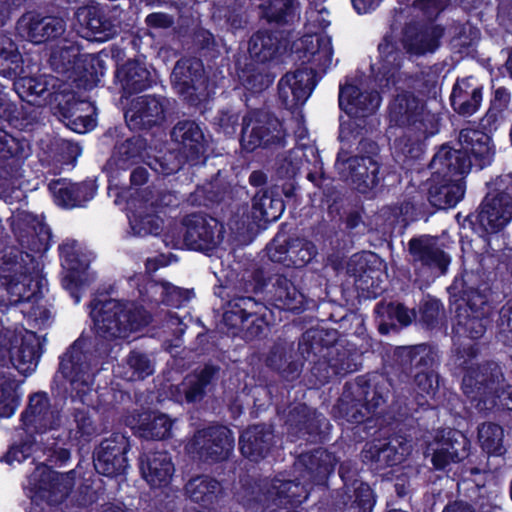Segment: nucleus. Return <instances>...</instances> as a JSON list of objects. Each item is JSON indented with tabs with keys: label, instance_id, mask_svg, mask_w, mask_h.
Here are the masks:
<instances>
[{
	"label": "nucleus",
	"instance_id": "obj_38",
	"mask_svg": "<svg viewBox=\"0 0 512 512\" xmlns=\"http://www.w3.org/2000/svg\"><path fill=\"white\" fill-rule=\"evenodd\" d=\"M472 161L465 151L443 145L430 162L431 169L436 175H444L449 178L464 180L469 173Z\"/></svg>",
	"mask_w": 512,
	"mask_h": 512
},
{
	"label": "nucleus",
	"instance_id": "obj_11",
	"mask_svg": "<svg viewBox=\"0 0 512 512\" xmlns=\"http://www.w3.org/2000/svg\"><path fill=\"white\" fill-rule=\"evenodd\" d=\"M86 345L85 339H77L61 357L58 369L69 382L71 390L79 396L86 394L94 381L90 355L85 351Z\"/></svg>",
	"mask_w": 512,
	"mask_h": 512
},
{
	"label": "nucleus",
	"instance_id": "obj_8",
	"mask_svg": "<svg viewBox=\"0 0 512 512\" xmlns=\"http://www.w3.org/2000/svg\"><path fill=\"white\" fill-rule=\"evenodd\" d=\"M233 448V433L220 425L197 430L187 445L188 451L204 463H217L228 459Z\"/></svg>",
	"mask_w": 512,
	"mask_h": 512
},
{
	"label": "nucleus",
	"instance_id": "obj_14",
	"mask_svg": "<svg viewBox=\"0 0 512 512\" xmlns=\"http://www.w3.org/2000/svg\"><path fill=\"white\" fill-rule=\"evenodd\" d=\"M182 223L185 227L183 241L189 249L210 251L223 239V225L211 216L193 213L187 215Z\"/></svg>",
	"mask_w": 512,
	"mask_h": 512
},
{
	"label": "nucleus",
	"instance_id": "obj_25",
	"mask_svg": "<svg viewBox=\"0 0 512 512\" xmlns=\"http://www.w3.org/2000/svg\"><path fill=\"white\" fill-rule=\"evenodd\" d=\"M339 474L344 481V488L335 502L334 512H372L375 505V497L370 486L360 480L348 481V465L341 464Z\"/></svg>",
	"mask_w": 512,
	"mask_h": 512
},
{
	"label": "nucleus",
	"instance_id": "obj_40",
	"mask_svg": "<svg viewBox=\"0 0 512 512\" xmlns=\"http://www.w3.org/2000/svg\"><path fill=\"white\" fill-rule=\"evenodd\" d=\"M465 184L461 179L449 178L433 173L428 190L430 203L438 209L455 206L464 196Z\"/></svg>",
	"mask_w": 512,
	"mask_h": 512
},
{
	"label": "nucleus",
	"instance_id": "obj_31",
	"mask_svg": "<svg viewBox=\"0 0 512 512\" xmlns=\"http://www.w3.org/2000/svg\"><path fill=\"white\" fill-rule=\"evenodd\" d=\"M288 41L281 32L258 30L248 40L250 59L258 64L278 60L287 50Z\"/></svg>",
	"mask_w": 512,
	"mask_h": 512
},
{
	"label": "nucleus",
	"instance_id": "obj_27",
	"mask_svg": "<svg viewBox=\"0 0 512 512\" xmlns=\"http://www.w3.org/2000/svg\"><path fill=\"white\" fill-rule=\"evenodd\" d=\"M411 451V444L403 437H392L365 445L362 451L364 461L370 462L376 469L400 464Z\"/></svg>",
	"mask_w": 512,
	"mask_h": 512
},
{
	"label": "nucleus",
	"instance_id": "obj_63",
	"mask_svg": "<svg viewBox=\"0 0 512 512\" xmlns=\"http://www.w3.org/2000/svg\"><path fill=\"white\" fill-rule=\"evenodd\" d=\"M37 288L38 282H34L28 275H21L19 278L9 277L5 293L7 301L12 305L28 301L35 294Z\"/></svg>",
	"mask_w": 512,
	"mask_h": 512
},
{
	"label": "nucleus",
	"instance_id": "obj_36",
	"mask_svg": "<svg viewBox=\"0 0 512 512\" xmlns=\"http://www.w3.org/2000/svg\"><path fill=\"white\" fill-rule=\"evenodd\" d=\"M298 58L311 63L314 70L325 72L332 64L333 48L328 36L304 35L295 44Z\"/></svg>",
	"mask_w": 512,
	"mask_h": 512
},
{
	"label": "nucleus",
	"instance_id": "obj_23",
	"mask_svg": "<svg viewBox=\"0 0 512 512\" xmlns=\"http://www.w3.org/2000/svg\"><path fill=\"white\" fill-rule=\"evenodd\" d=\"M3 344L10 361L20 373L34 370L41 355V341L33 332L16 334L7 331Z\"/></svg>",
	"mask_w": 512,
	"mask_h": 512
},
{
	"label": "nucleus",
	"instance_id": "obj_22",
	"mask_svg": "<svg viewBox=\"0 0 512 512\" xmlns=\"http://www.w3.org/2000/svg\"><path fill=\"white\" fill-rule=\"evenodd\" d=\"M315 76L313 67H304L287 72L280 79L278 95L286 109H294L306 102L316 85Z\"/></svg>",
	"mask_w": 512,
	"mask_h": 512
},
{
	"label": "nucleus",
	"instance_id": "obj_42",
	"mask_svg": "<svg viewBox=\"0 0 512 512\" xmlns=\"http://www.w3.org/2000/svg\"><path fill=\"white\" fill-rule=\"evenodd\" d=\"M116 78L125 97L142 92L151 84L149 70L138 60H128L120 66L116 71Z\"/></svg>",
	"mask_w": 512,
	"mask_h": 512
},
{
	"label": "nucleus",
	"instance_id": "obj_16",
	"mask_svg": "<svg viewBox=\"0 0 512 512\" xmlns=\"http://www.w3.org/2000/svg\"><path fill=\"white\" fill-rule=\"evenodd\" d=\"M469 299V304H461L456 308L453 332L458 337L470 339L481 338L490 323L487 296H476Z\"/></svg>",
	"mask_w": 512,
	"mask_h": 512
},
{
	"label": "nucleus",
	"instance_id": "obj_59",
	"mask_svg": "<svg viewBox=\"0 0 512 512\" xmlns=\"http://www.w3.org/2000/svg\"><path fill=\"white\" fill-rule=\"evenodd\" d=\"M49 102L53 105L54 114L62 121L71 118L76 112H82L87 103L76 99L75 93L70 90L55 91L49 94Z\"/></svg>",
	"mask_w": 512,
	"mask_h": 512
},
{
	"label": "nucleus",
	"instance_id": "obj_51",
	"mask_svg": "<svg viewBox=\"0 0 512 512\" xmlns=\"http://www.w3.org/2000/svg\"><path fill=\"white\" fill-rule=\"evenodd\" d=\"M138 419L133 416L130 424L137 428L140 437L145 439H164L170 433L171 422L164 414L144 412L137 414Z\"/></svg>",
	"mask_w": 512,
	"mask_h": 512
},
{
	"label": "nucleus",
	"instance_id": "obj_19",
	"mask_svg": "<svg viewBox=\"0 0 512 512\" xmlns=\"http://www.w3.org/2000/svg\"><path fill=\"white\" fill-rule=\"evenodd\" d=\"M168 107L169 100L166 97L138 96L131 101L125 118L134 129H151L165 122Z\"/></svg>",
	"mask_w": 512,
	"mask_h": 512
},
{
	"label": "nucleus",
	"instance_id": "obj_55",
	"mask_svg": "<svg viewBox=\"0 0 512 512\" xmlns=\"http://www.w3.org/2000/svg\"><path fill=\"white\" fill-rule=\"evenodd\" d=\"M305 154L301 148H294L277 154L273 172L278 180H294L303 165Z\"/></svg>",
	"mask_w": 512,
	"mask_h": 512
},
{
	"label": "nucleus",
	"instance_id": "obj_6",
	"mask_svg": "<svg viewBox=\"0 0 512 512\" xmlns=\"http://www.w3.org/2000/svg\"><path fill=\"white\" fill-rule=\"evenodd\" d=\"M240 143L247 152L283 147L285 131L280 120L269 111L251 109L242 118Z\"/></svg>",
	"mask_w": 512,
	"mask_h": 512
},
{
	"label": "nucleus",
	"instance_id": "obj_2",
	"mask_svg": "<svg viewBox=\"0 0 512 512\" xmlns=\"http://www.w3.org/2000/svg\"><path fill=\"white\" fill-rule=\"evenodd\" d=\"M266 284L262 271L256 270L228 288L222 320L234 335L242 333V337L250 341L266 333L271 312L253 296L262 292Z\"/></svg>",
	"mask_w": 512,
	"mask_h": 512
},
{
	"label": "nucleus",
	"instance_id": "obj_53",
	"mask_svg": "<svg viewBox=\"0 0 512 512\" xmlns=\"http://www.w3.org/2000/svg\"><path fill=\"white\" fill-rule=\"evenodd\" d=\"M145 147L146 143L140 136H133L116 144L109 160L110 167L114 166L116 169L120 170L130 168L141 158Z\"/></svg>",
	"mask_w": 512,
	"mask_h": 512
},
{
	"label": "nucleus",
	"instance_id": "obj_41",
	"mask_svg": "<svg viewBox=\"0 0 512 512\" xmlns=\"http://www.w3.org/2000/svg\"><path fill=\"white\" fill-rule=\"evenodd\" d=\"M260 16L268 24L291 26L300 19L298 0H258Z\"/></svg>",
	"mask_w": 512,
	"mask_h": 512
},
{
	"label": "nucleus",
	"instance_id": "obj_1",
	"mask_svg": "<svg viewBox=\"0 0 512 512\" xmlns=\"http://www.w3.org/2000/svg\"><path fill=\"white\" fill-rule=\"evenodd\" d=\"M335 464V456L322 447L301 453L293 465L299 474L295 479H285L280 475L273 479H257L244 475L236 492L237 500L254 511L301 504L308 497V486L323 483Z\"/></svg>",
	"mask_w": 512,
	"mask_h": 512
},
{
	"label": "nucleus",
	"instance_id": "obj_24",
	"mask_svg": "<svg viewBox=\"0 0 512 512\" xmlns=\"http://www.w3.org/2000/svg\"><path fill=\"white\" fill-rule=\"evenodd\" d=\"M11 229L18 241L33 251H46L51 238L50 229L37 216L17 210L10 217Z\"/></svg>",
	"mask_w": 512,
	"mask_h": 512
},
{
	"label": "nucleus",
	"instance_id": "obj_39",
	"mask_svg": "<svg viewBox=\"0 0 512 512\" xmlns=\"http://www.w3.org/2000/svg\"><path fill=\"white\" fill-rule=\"evenodd\" d=\"M171 139L189 160H197L205 152L206 139L199 125L192 120L178 121L171 132Z\"/></svg>",
	"mask_w": 512,
	"mask_h": 512
},
{
	"label": "nucleus",
	"instance_id": "obj_48",
	"mask_svg": "<svg viewBox=\"0 0 512 512\" xmlns=\"http://www.w3.org/2000/svg\"><path fill=\"white\" fill-rule=\"evenodd\" d=\"M482 101V88L473 87L468 79L458 81L452 90L451 105L462 116L474 114Z\"/></svg>",
	"mask_w": 512,
	"mask_h": 512
},
{
	"label": "nucleus",
	"instance_id": "obj_32",
	"mask_svg": "<svg viewBox=\"0 0 512 512\" xmlns=\"http://www.w3.org/2000/svg\"><path fill=\"white\" fill-rule=\"evenodd\" d=\"M443 35L444 28L440 25L410 24L404 30L402 44L408 54L423 56L439 48Z\"/></svg>",
	"mask_w": 512,
	"mask_h": 512
},
{
	"label": "nucleus",
	"instance_id": "obj_9",
	"mask_svg": "<svg viewBox=\"0 0 512 512\" xmlns=\"http://www.w3.org/2000/svg\"><path fill=\"white\" fill-rule=\"evenodd\" d=\"M388 117L391 124L409 128L426 137L434 133L432 116L424 109V104L412 93L397 94L388 107Z\"/></svg>",
	"mask_w": 512,
	"mask_h": 512
},
{
	"label": "nucleus",
	"instance_id": "obj_54",
	"mask_svg": "<svg viewBox=\"0 0 512 512\" xmlns=\"http://www.w3.org/2000/svg\"><path fill=\"white\" fill-rule=\"evenodd\" d=\"M251 208L254 211V218L262 220L266 226L282 215L285 205L282 199L274 197L267 189H261L253 196Z\"/></svg>",
	"mask_w": 512,
	"mask_h": 512
},
{
	"label": "nucleus",
	"instance_id": "obj_44",
	"mask_svg": "<svg viewBox=\"0 0 512 512\" xmlns=\"http://www.w3.org/2000/svg\"><path fill=\"white\" fill-rule=\"evenodd\" d=\"M327 332L329 336H325L323 351H327L330 367L335 375L344 376L357 371L361 366V355L339 344L329 346L334 341L335 332Z\"/></svg>",
	"mask_w": 512,
	"mask_h": 512
},
{
	"label": "nucleus",
	"instance_id": "obj_62",
	"mask_svg": "<svg viewBox=\"0 0 512 512\" xmlns=\"http://www.w3.org/2000/svg\"><path fill=\"white\" fill-rule=\"evenodd\" d=\"M317 255L313 242L299 237H289L288 261L289 266L301 268L306 266Z\"/></svg>",
	"mask_w": 512,
	"mask_h": 512
},
{
	"label": "nucleus",
	"instance_id": "obj_47",
	"mask_svg": "<svg viewBox=\"0 0 512 512\" xmlns=\"http://www.w3.org/2000/svg\"><path fill=\"white\" fill-rule=\"evenodd\" d=\"M186 495L196 503L204 506L218 501L223 494L221 483L209 475H198L185 485Z\"/></svg>",
	"mask_w": 512,
	"mask_h": 512
},
{
	"label": "nucleus",
	"instance_id": "obj_46",
	"mask_svg": "<svg viewBox=\"0 0 512 512\" xmlns=\"http://www.w3.org/2000/svg\"><path fill=\"white\" fill-rule=\"evenodd\" d=\"M398 362L404 368L415 369L417 372L435 370L438 364L437 352L428 345L399 347L396 351Z\"/></svg>",
	"mask_w": 512,
	"mask_h": 512
},
{
	"label": "nucleus",
	"instance_id": "obj_57",
	"mask_svg": "<svg viewBox=\"0 0 512 512\" xmlns=\"http://www.w3.org/2000/svg\"><path fill=\"white\" fill-rule=\"evenodd\" d=\"M43 440V438L37 439L35 435L27 433L26 437L21 439L19 443L10 446L8 451L1 457V461L12 465L20 463L31 456H33V462L40 460L37 453L42 451L41 445Z\"/></svg>",
	"mask_w": 512,
	"mask_h": 512
},
{
	"label": "nucleus",
	"instance_id": "obj_18",
	"mask_svg": "<svg viewBox=\"0 0 512 512\" xmlns=\"http://www.w3.org/2000/svg\"><path fill=\"white\" fill-rule=\"evenodd\" d=\"M129 440L123 434L115 433L101 441L94 451V467L99 474L114 477L125 472L128 466L126 453Z\"/></svg>",
	"mask_w": 512,
	"mask_h": 512
},
{
	"label": "nucleus",
	"instance_id": "obj_13",
	"mask_svg": "<svg viewBox=\"0 0 512 512\" xmlns=\"http://www.w3.org/2000/svg\"><path fill=\"white\" fill-rule=\"evenodd\" d=\"M502 181L508 183L505 190L488 194L475 216L487 233L502 230L512 220V174L506 175Z\"/></svg>",
	"mask_w": 512,
	"mask_h": 512
},
{
	"label": "nucleus",
	"instance_id": "obj_3",
	"mask_svg": "<svg viewBox=\"0 0 512 512\" xmlns=\"http://www.w3.org/2000/svg\"><path fill=\"white\" fill-rule=\"evenodd\" d=\"M477 354L475 345L463 346L455 355V364L464 370L461 384L463 393L478 411H491L495 409V399L498 397L497 393L501 392L505 378L496 362L473 364Z\"/></svg>",
	"mask_w": 512,
	"mask_h": 512
},
{
	"label": "nucleus",
	"instance_id": "obj_60",
	"mask_svg": "<svg viewBox=\"0 0 512 512\" xmlns=\"http://www.w3.org/2000/svg\"><path fill=\"white\" fill-rule=\"evenodd\" d=\"M94 191L88 183H74L55 191L58 204L63 207L80 206L93 197Z\"/></svg>",
	"mask_w": 512,
	"mask_h": 512
},
{
	"label": "nucleus",
	"instance_id": "obj_21",
	"mask_svg": "<svg viewBox=\"0 0 512 512\" xmlns=\"http://www.w3.org/2000/svg\"><path fill=\"white\" fill-rule=\"evenodd\" d=\"M403 58V52L396 43L385 36L378 45V57L370 66L375 81L382 90H389L399 82Z\"/></svg>",
	"mask_w": 512,
	"mask_h": 512
},
{
	"label": "nucleus",
	"instance_id": "obj_12",
	"mask_svg": "<svg viewBox=\"0 0 512 512\" xmlns=\"http://www.w3.org/2000/svg\"><path fill=\"white\" fill-rule=\"evenodd\" d=\"M469 439L459 430L447 428L438 431L427 445L425 456L430 457L433 467L443 470L451 463H458L468 457Z\"/></svg>",
	"mask_w": 512,
	"mask_h": 512
},
{
	"label": "nucleus",
	"instance_id": "obj_5",
	"mask_svg": "<svg viewBox=\"0 0 512 512\" xmlns=\"http://www.w3.org/2000/svg\"><path fill=\"white\" fill-rule=\"evenodd\" d=\"M96 333L99 337L112 341L125 339L131 333L147 326L151 315L133 303H123L109 299L93 311Z\"/></svg>",
	"mask_w": 512,
	"mask_h": 512
},
{
	"label": "nucleus",
	"instance_id": "obj_58",
	"mask_svg": "<svg viewBox=\"0 0 512 512\" xmlns=\"http://www.w3.org/2000/svg\"><path fill=\"white\" fill-rule=\"evenodd\" d=\"M238 76L242 85L253 93L266 90L273 82V77L266 67L253 62L245 64L240 69Z\"/></svg>",
	"mask_w": 512,
	"mask_h": 512
},
{
	"label": "nucleus",
	"instance_id": "obj_34",
	"mask_svg": "<svg viewBox=\"0 0 512 512\" xmlns=\"http://www.w3.org/2000/svg\"><path fill=\"white\" fill-rule=\"evenodd\" d=\"M42 466L37 467L34 478H39V490L47 493L48 501L52 504L62 503L71 493L74 485L76 472L70 470L66 473H59L51 470L43 462Z\"/></svg>",
	"mask_w": 512,
	"mask_h": 512
},
{
	"label": "nucleus",
	"instance_id": "obj_37",
	"mask_svg": "<svg viewBox=\"0 0 512 512\" xmlns=\"http://www.w3.org/2000/svg\"><path fill=\"white\" fill-rule=\"evenodd\" d=\"M269 300L278 308L288 311H301L305 297L285 275L275 273L269 276L266 284Z\"/></svg>",
	"mask_w": 512,
	"mask_h": 512
},
{
	"label": "nucleus",
	"instance_id": "obj_35",
	"mask_svg": "<svg viewBox=\"0 0 512 512\" xmlns=\"http://www.w3.org/2000/svg\"><path fill=\"white\" fill-rule=\"evenodd\" d=\"M142 477L153 488L167 486L175 468L171 456L166 451H148L139 457Z\"/></svg>",
	"mask_w": 512,
	"mask_h": 512
},
{
	"label": "nucleus",
	"instance_id": "obj_52",
	"mask_svg": "<svg viewBox=\"0 0 512 512\" xmlns=\"http://www.w3.org/2000/svg\"><path fill=\"white\" fill-rule=\"evenodd\" d=\"M64 261L62 266L67 270L62 283L63 287L68 290L75 302H79V290L86 281L85 270L87 264L80 260L75 252H69L64 248Z\"/></svg>",
	"mask_w": 512,
	"mask_h": 512
},
{
	"label": "nucleus",
	"instance_id": "obj_15",
	"mask_svg": "<svg viewBox=\"0 0 512 512\" xmlns=\"http://www.w3.org/2000/svg\"><path fill=\"white\" fill-rule=\"evenodd\" d=\"M380 162H368L366 158L349 157L348 153H338L335 167L341 177L350 181L360 193L372 191L380 182Z\"/></svg>",
	"mask_w": 512,
	"mask_h": 512
},
{
	"label": "nucleus",
	"instance_id": "obj_17",
	"mask_svg": "<svg viewBox=\"0 0 512 512\" xmlns=\"http://www.w3.org/2000/svg\"><path fill=\"white\" fill-rule=\"evenodd\" d=\"M285 427L287 434L292 438L317 441L326 434L328 421L306 404L297 403L288 408L285 414Z\"/></svg>",
	"mask_w": 512,
	"mask_h": 512
},
{
	"label": "nucleus",
	"instance_id": "obj_45",
	"mask_svg": "<svg viewBox=\"0 0 512 512\" xmlns=\"http://www.w3.org/2000/svg\"><path fill=\"white\" fill-rule=\"evenodd\" d=\"M363 384H345L341 397L338 400L337 408L342 418L348 422L361 423L367 419L372 412L358 400L357 396L365 395Z\"/></svg>",
	"mask_w": 512,
	"mask_h": 512
},
{
	"label": "nucleus",
	"instance_id": "obj_33",
	"mask_svg": "<svg viewBox=\"0 0 512 512\" xmlns=\"http://www.w3.org/2000/svg\"><path fill=\"white\" fill-rule=\"evenodd\" d=\"M274 444V430L268 424L250 425L241 433L239 438L242 455L255 462L267 457Z\"/></svg>",
	"mask_w": 512,
	"mask_h": 512
},
{
	"label": "nucleus",
	"instance_id": "obj_50",
	"mask_svg": "<svg viewBox=\"0 0 512 512\" xmlns=\"http://www.w3.org/2000/svg\"><path fill=\"white\" fill-rule=\"evenodd\" d=\"M71 416L75 424L76 435L86 441H90L107 430V426L101 423L98 412L88 406L74 407Z\"/></svg>",
	"mask_w": 512,
	"mask_h": 512
},
{
	"label": "nucleus",
	"instance_id": "obj_61",
	"mask_svg": "<svg viewBox=\"0 0 512 512\" xmlns=\"http://www.w3.org/2000/svg\"><path fill=\"white\" fill-rule=\"evenodd\" d=\"M347 384H364L362 388L365 392L363 396H357L358 400L361 401L369 410L372 412L377 409L386 400L388 390L385 385V381L373 382L364 376L358 377L353 382Z\"/></svg>",
	"mask_w": 512,
	"mask_h": 512
},
{
	"label": "nucleus",
	"instance_id": "obj_26",
	"mask_svg": "<svg viewBox=\"0 0 512 512\" xmlns=\"http://www.w3.org/2000/svg\"><path fill=\"white\" fill-rule=\"evenodd\" d=\"M16 28L21 37L40 44L62 36L66 31V22L60 17L28 12L19 18Z\"/></svg>",
	"mask_w": 512,
	"mask_h": 512
},
{
	"label": "nucleus",
	"instance_id": "obj_43",
	"mask_svg": "<svg viewBox=\"0 0 512 512\" xmlns=\"http://www.w3.org/2000/svg\"><path fill=\"white\" fill-rule=\"evenodd\" d=\"M458 144L466 155L471 153L480 168L489 165L494 156L491 138L484 132L475 129H462L459 133Z\"/></svg>",
	"mask_w": 512,
	"mask_h": 512
},
{
	"label": "nucleus",
	"instance_id": "obj_28",
	"mask_svg": "<svg viewBox=\"0 0 512 512\" xmlns=\"http://www.w3.org/2000/svg\"><path fill=\"white\" fill-rule=\"evenodd\" d=\"M76 18L81 34L90 41L104 42L118 33V23L106 16L98 6H83L77 9Z\"/></svg>",
	"mask_w": 512,
	"mask_h": 512
},
{
	"label": "nucleus",
	"instance_id": "obj_4",
	"mask_svg": "<svg viewBox=\"0 0 512 512\" xmlns=\"http://www.w3.org/2000/svg\"><path fill=\"white\" fill-rule=\"evenodd\" d=\"M326 330L309 329L302 334L297 349L292 341L278 338L271 346L265 363L282 378L293 381L297 379L303 368L304 360H310L321 353L324 348Z\"/></svg>",
	"mask_w": 512,
	"mask_h": 512
},
{
	"label": "nucleus",
	"instance_id": "obj_64",
	"mask_svg": "<svg viewBox=\"0 0 512 512\" xmlns=\"http://www.w3.org/2000/svg\"><path fill=\"white\" fill-rule=\"evenodd\" d=\"M503 437V429L498 424L483 423L478 428L479 443L488 454L501 455L504 452Z\"/></svg>",
	"mask_w": 512,
	"mask_h": 512
},
{
	"label": "nucleus",
	"instance_id": "obj_7",
	"mask_svg": "<svg viewBox=\"0 0 512 512\" xmlns=\"http://www.w3.org/2000/svg\"><path fill=\"white\" fill-rule=\"evenodd\" d=\"M408 262L418 277L443 276L448 272L451 255L438 236L422 234L407 243Z\"/></svg>",
	"mask_w": 512,
	"mask_h": 512
},
{
	"label": "nucleus",
	"instance_id": "obj_30",
	"mask_svg": "<svg viewBox=\"0 0 512 512\" xmlns=\"http://www.w3.org/2000/svg\"><path fill=\"white\" fill-rule=\"evenodd\" d=\"M221 368L211 363L187 374L179 385V393L188 404L200 403L211 393L219 379Z\"/></svg>",
	"mask_w": 512,
	"mask_h": 512
},
{
	"label": "nucleus",
	"instance_id": "obj_49",
	"mask_svg": "<svg viewBox=\"0 0 512 512\" xmlns=\"http://www.w3.org/2000/svg\"><path fill=\"white\" fill-rule=\"evenodd\" d=\"M231 191V184L227 182L220 171L208 183L197 187L187 201L193 206H209L220 203Z\"/></svg>",
	"mask_w": 512,
	"mask_h": 512
},
{
	"label": "nucleus",
	"instance_id": "obj_29",
	"mask_svg": "<svg viewBox=\"0 0 512 512\" xmlns=\"http://www.w3.org/2000/svg\"><path fill=\"white\" fill-rule=\"evenodd\" d=\"M376 90L364 89L352 84L340 88L339 106L349 116L365 118L376 113L381 104Z\"/></svg>",
	"mask_w": 512,
	"mask_h": 512
},
{
	"label": "nucleus",
	"instance_id": "obj_56",
	"mask_svg": "<svg viewBox=\"0 0 512 512\" xmlns=\"http://www.w3.org/2000/svg\"><path fill=\"white\" fill-rule=\"evenodd\" d=\"M230 228L239 237L242 242H250L254 236L265 228L262 220L254 218V211L247 207L239 209L230 220Z\"/></svg>",
	"mask_w": 512,
	"mask_h": 512
},
{
	"label": "nucleus",
	"instance_id": "obj_10",
	"mask_svg": "<svg viewBox=\"0 0 512 512\" xmlns=\"http://www.w3.org/2000/svg\"><path fill=\"white\" fill-rule=\"evenodd\" d=\"M176 93L189 105H197L205 96L207 77L203 63L195 57L179 59L170 76Z\"/></svg>",
	"mask_w": 512,
	"mask_h": 512
},
{
	"label": "nucleus",
	"instance_id": "obj_20",
	"mask_svg": "<svg viewBox=\"0 0 512 512\" xmlns=\"http://www.w3.org/2000/svg\"><path fill=\"white\" fill-rule=\"evenodd\" d=\"M22 421L26 433H36L41 439L43 434L60 426L61 417L59 411L51 406L47 394L37 392L30 396Z\"/></svg>",
	"mask_w": 512,
	"mask_h": 512
}]
</instances>
